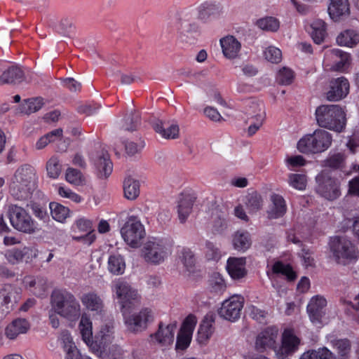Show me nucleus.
Here are the masks:
<instances>
[{"instance_id": "nucleus-9", "label": "nucleus", "mask_w": 359, "mask_h": 359, "mask_svg": "<svg viewBox=\"0 0 359 359\" xmlns=\"http://www.w3.org/2000/svg\"><path fill=\"white\" fill-rule=\"evenodd\" d=\"M121 234L124 241L131 248L140 246L146 232L144 225L137 216H130L121 229Z\"/></svg>"}, {"instance_id": "nucleus-29", "label": "nucleus", "mask_w": 359, "mask_h": 359, "mask_svg": "<svg viewBox=\"0 0 359 359\" xmlns=\"http://www.w3.org/2000/svg\"><path fill=\"white\" fill-rule=\"evenodd\" d=\"M271 201L272 205L268 211V217L270 219L281 217L286 212L284 198L278 194H273L271 196Z\"/></svg>"}, {"instance_id": "nucleus-55", "label": "nucleus", "mask_w": 359, "mask_h": 359, "mask_svg": "<svg viewBox=\"0 0 359 359\" xmlns=\"http://www.w3.org/2000/svg\"><path fill=\"white\" fill-rule=\"evenodd\" d=\"M264 55L266 60L272 63H278L282 59L281 50L275 46L268 47L264 50Z\"/></svg>"}, {"instance_id": "nucleus-27", "label": "nucleus", "mask_w": 359, "mask_h": 359, "mask_svg": "<svg viewBox=\"0 0 359 359\" xmlns=\"http://www.w3.org/2000/svg\"><path fill=\"white\" fill-rule=\"evenodd\" d=\"M327 55L335 63L332 67V69L339 72L343 71L344 68L348 65L351 58L348 53L337 48L330 50Z\"/></svg>"}, {"instance_id": "nucleus-36", "label": "nucleus", "mask_w": 359, "mask_h": 359, "mask_svg": "<svg viewBox=\"0 0 359 359\" xmlns=\"http://www.w3.org/2000/svg\"><path fill=\"white\" fill-rule=\"evenodd\" d=\"M244 203L249 212H255L262 208L263 198L257 191H252L245 196Z\"/></svg>"}, {"instance_id": "nucleus-17", "label": "nucleus", "mask_w": 359, "mask_h": 359, "mask_svg": "<svg viewBox=\"0 0 359 359\" xmlns=\"http://www.w3.org/2000/svg\"><path fill=\"white\" fill-rule=\"evenodd\" d=\"M195 197L190 194L182 193L177 201V211L180 223H184L193 208Z\"/></svg>"}, {"instance_id": "nucleus-56", "label": "nucleus", "mask_w": 359, "mask_h": 359, "mask_svg": "<svg viewBox=\"0 0 359 359\" xmlns=\"http://www.w3.org/2000/svg\"><path fill=\"white\" fill-rule=\"evenodd\" d=\"M294 79V72L292 69L283 67L280 69L277 74V81L279 83L283 85L290 84Z\"/></svg>"}, {"instance_id": "nucleus-34", "label": "nucleus", "mask_w": 359, "mask_h": 359, "mask_svg": "<svg viewBox=\"0 0 359 359\" xmlns=\"http://www.w3.org/2000/svg\"><path fill=\"white\" fill-rule=\"evenodd\" d=\"M126 269V262L123 257L120 255H111L108 259L109 271L116 276L122 275Z\"/></svg>"}, {"instance_id": "nucleus-35", "label": "nucleus", "mask_w": 359, "mask_h": 359, "mask_svg": "<svg viewBox=\"0 0 359 359\" xmlns=\"http://www.w3.org/2000/svg\"><path fill=\"white\" fill-rule=\"evenodd\" d=\"M124 196L128 200L136 199L140 194L139 181L128 177L123 182Z\"/></svg>"}, {"instance_id": "nucleus-49", "label": "nucleus", "mask_w": 359, "mask_h": 359, "mask_svg": "<svg viewBox=\"0 0 359 359\" xmlns=\"http://www.w3.org/2000/svg\"><path fill=\"white\" fill-rule=\"evenodd\" d=\"M192 25L184 22L181 23L179 27V39L182 43H194L195 42V37L193 36L191 30Z\"/></svg>"}, {"instance_id": "nucleus-60", "label": "nucleus", "mask_w": 359, "mask_h": 359, "mask_svg": "<svg viewBox=\"0 0 359 359\" xmlns=\"http://www.w3.org/2000/svg\"><path fill=\"white\" fill-rule=\"evenodd\" d=\"M197 319L194 315H189L184 320L180 331L192 335L196 325Z\"/></svg>"}, {"instance_id": "nucleus-21", "label": "nucleus", "mask_w": 359, "mask_h": 359, "mask_svg": "<svg viewBox=\"0 0 359 359\" xmlns=\"http://www.w3.org/2000/svg\"><path fill=\"white\" fill-rule=\"evenodd\" d=\"M326 304L327 301L322 296L317 295L311 299L307 306V311L313 323L317 324L320 323V319L323 314V309Z\"/></svg>"}, {"instance_id": "nucleus-8", "label": "nucleus", "mask_w": 359, "mask_h": 359, "mask_svg": "<svg viewBox=\"0 0 359 359\" xmlns=\"http://www.w3.org/2000/svg\"><path fill=\"white\" fill-rule=\"evenodd\" d=\"M330 250L336 262L346 264L348 261L358 257V250L351 240L346 237L335 236L331 239Z\"/></svg>"}, {"instance_id": "nucleus-33", "label": "nucleus", "mask_w": 359, "mask_h": 359, "mask_svg": "<svg viewBox=\"0 0 359 359\" xmlns=\"http://www.w3.org/2000/svg\"><path fill=\"white\" fill-rule=\"evenodd\" d=\"M233 245L235 250L245 251L251 245V239L248 232L238 231L233 236Z\"/></svg>"}, {"instance_id": "nucleus-15", "label": "nucleus", "mask_w": 359, "mask_h": 359, "mask_svg": "<svg viewBox=\"0 0 359 359\" xmlns=\"http://www.w3.org/2000/svg\"><path fill=\"white\" fill-rule=\"evenodd\" d=\"M176 327V322L166 325L158 324V348L164 351L172 347Z\"/></svg>"}, {"instance_id": "nucleus-3", "label": "nucleus", "mask_w": 359, "mask_h": 359, "mask_svg": "<svg viewBox=\"0 0 359 359\" xmlns=\"http://www.w3.org/2000/svg\"><path fill=\"white\" fill-rule=\"evenodd\" d=\"M38 177L36 169L29 164H23L15 172L9 185L12 196L18 201H27L32 198L37 187Z\"/></svg>"}, {"instance_id": "nucleus-12", "label": "nucleus", "mask_w": 359, "mask_h": 359, "mask_svg": "<svg viewBox=\"0 0 359 359\" xmlns=\"http://www.w3.org/2000/svg\"><path fill=\"white\" fill-rule=\"evenodd\" d=\"M243 304L244 298L233 294L222 302L218 313L222 318L234 322L240 318Z\"/></svg>"}, {"instance_id": "nucleus-6", "label": "nucleus", "mask_w": 359, "mask_h": 359, "mask_svg": "<svg viewBox=\"0 0 359 359\" xmlns=\"http://www.w3.org/2000/svg\"><path fill=\"white\" fill-rule=\"evenodd\" d=\"M316 118L319 126L336 132H341L346 126V114L337 104H323L316 109Z\"/></svg>"}, {"instance_id": "nucleus-61", "label": "nucleus", "mask_w": 359, "mask_h": 359, "mask_svg": "<svg viewBox=\"0 0 359 359\" xmlns=\"http://www.w3.org/2000/svg\"><path fill=\"white\" fill-rule=\"evenodd\" d=\"M344 163V156L338 153L330 156L326 161V165L332 168H341Z\"/></svg>"}, {"instance_id": "nucleus-14", "label": "nucleus", "mask_w": 359, "mask_h": 359, "mask_svg": "<svg viewBox=\"0 0 359 359\" xmlns=\"http://www.w3.org/2000/svg\"><path fill=\"white\" fill-rule=\"evenodd\" d=\"M349 92V83L344 77H339L330 82V90L326 93L329 101H338L345 97Z\"/></svg>"}, {"instance_id": "nucleus-31", "label": "nucleus", "mask_w": 359, "mask_h": 359, "mask_svg": "<svg viewBox=\"0 0 359 359\" xmlns=\"http://www.w3.org/2000/svg\"><path fill=\"white\" fill-rule=\"evenodd\" d=\"M248 121L252 120H264L265 111L263 103L258 101H250L245 107Z\"/></svg>"}, {"instance_id": "nucleus-59", "label": "nucleus", "mask_w": 359, "mask_h": 359, "mask_svg": "<svg viewBox=\"0 0 359 359\" xmlns=\"http://www.w3.org/2000/svg\"><path fill=\"white\" fill-rule=\"evenodd\" d=\"M248 315L253 319L259 323H262L267 315L265 311H263L254 305H250L247 308Z\"/></svg>"}, {"instance_id": "nucleus-22", "label": "nucleus", "mask_w": 359, "mask_h": 359, "mask_svg": "<svg viewBox=\"0 0 359 359\" xmlns=\"http://www.w3.org/2000/svg\"><path fill=\"white\" fill-rule=\"evenodd\" d=\"M74 224L79 231L88 232L83 236H73V239L88 245H91L96 238L94 231H90L93 226L92 222L85 218H81L77 219Z\"/></svg>"}, {"instance_id": "nucleus-2", "label": "nucleus", "mask_w": 359, "mask_h": 359, "mask_svg": "<svg viewBox=\"0 0 359 359\" xmlns=\"http://www.w3.org/2000/svg\"><path fill=\"white\" fill-rule=\"evenodd\" d=\"M278 330L275 327H269L258 334L255 341V349L264 352L267 349H273L278 359H285L297 349L299 339L294 335L291 330H285L283 334L282 345L277 348Z\"/></svg>"}, {"instance_id": "nucleus-23", "label": "nucleus", "mask_w": 359, "mask_h": 359, "mask_svg": "<svg viewBox=\"0 0 359 359\" xmlns=\"http://www.w3.org/2000/svg\"><path fill=\"white\" fill-rule=\"evenodd\" d=\"M25 79V72L22 69L16 65L6 68L0 75V84H16Z\"/></svg>"}, {"instance_id": "nucleus-54", "label": "nucleus", "mask_w": 359, "mask_h": 359, "mask_svg": "<svg viewBox=\"0 0 359 359\" xmlns=\"http://www.w3.org/2000/svg\"><path fill=\"white\" fill-rule=\"evenodd\" d=\"M191 334L180 330L177 335V341L175 344L176 351H180L187 349L191 343Z\"/></svg>"}, {"instance_id": "nucleus-16", "label": "nucleus", "mask_w": 359, "mask_h": 359, "mask_svg": "<svg viewBox=\"0 0 359 359\" xmlns=\"http://www.w3.org/2000/svg\"><path fill=\"white\" fill-rule=\"evenodd\" d=\"M328 14L334 21H339L350 14L348 0H330L327 7Z\"/></svg>"}, {"instance_id": "nucleus-19", "label": "nucleus", "mask_w": 359, "mask_h": 359, "mask_svg": "<svg viewBox=\"0 0 359 359\" xmlns=\"http://www.w3.org/2000/svg\"><path fill=\"white\" fill-rule=\"evenodd\" d=\"M219 42L225 57L232 60L238 56L241 49V44L233 36H226L222 38Z\"/></svg>"}, {"instance_id": "nucleus-46", "label": "nucleus", "mask_w": 359, "mask_h": 359, "mask_svg": "<svg viewBox=\"0 0 359 359\" xmlns=\"http://www.w3.org/2000/svg\"><path fill=\"white\" fill-rule=\"evenodd\" d=\"M214 332L212 321L210 320H204L200 325L198 331V340L201 343H203L208 340Z\"/></svg>"}, {"instance_id": "nucleus-63", "label": "nucleus", "mask_w": 359, "mask_h": 359, "mask_svg": "<svg viewBox=\"0 0 359 359\" xmlns=\"http://www.w3.org/2000/svg\"><path fill=\"white\" fill-rule=\"evenodd\" d=\"M300 255L302 258L303 264L306 267L313 266L315 265V260L312 256L313 252L310 249L303 247Z\"/></svg>"}, {"instance_id": "nucleus-50", "label": "nucleus", "mask_w": 359, "mask_h": 359, "mask_svg": "<svg viewBox=\"0 0 359 359\" xmlns=\"http://www.w3.org/2000/svg\"><path fill=\"white\" fill-rule=\"evenodd\" d=\"M62 170V165L59 159L55 157H51L46 163V170L48 176L53 179H57Z\"/></svg>"}, {"instance_id": "nucleus-44", "label": "nucleus", "mask_w": 359, "mask_h": 359, "mask_svg": "<svg viewBox=\"0 0 359 359\" xmlns=\"http://www.w3.org/2000/svg\"><path fill=\"white\" fill-rule=\"evenodd\" d=\"M209 287L212 292L216 294L223 293L226 288L225 281L218 273H213L209 280Z\"/></svg>"}, {"instance_id": "nucleus-41", "label": "nucleus", "mask_w": 359, "mask_h": 359, "mask_svg": "<svg viewBox=\"0 0 359 359\" xmlns=\"http://www.w3.org/2000/svg\"><path fill=\"white\" fill-rule=\"evenodd\" d=\"M218 14V7L216 5L205 3L200 6L198 17L200 20L206 22L217 17Z\"/></svg>"}, {"instance_id": "nucleus-64", "label": "nucleus", "mask_w": 359, "mask_h": 359, "mask_svg": "<svg viewBox=\"0 0 359 359\" xmlns=\"http://www.w3.org/2000/svg\"><path fill=\"white\" fill-rule=\"evenodd\" d=\"M313 354L318 359H337L334 353L326 347L320 348L318 350H313Z\"/></svg>"}, {"instance_id": "nucleus-7", "label": "nucleus", "mask_w": 359, "mask_h": 359, "mask_svg": "<svg viewBox=\"0 0 359 359\" xmlns=\"http://www.w3.org/2000/svg\"><path fill=\"white\" fill-rule=\"evenodd\" d=\"M332 142V135L326 130L319 129L300 139L297 143V149L302 153H320L327 150L331 146Z\"/></svg>"}, {"instance_id": "nucleus-5", "label": "nucleus", "mask_w": 359, "mask_h": 359, "mask_svg": "<svg viewBox=\"0 0 359 359\" xmlns=\"http://www.w3.org/2000/svg\"><path fill=\"white\" fill-rule=\"evenodd\" d=\"M52 309L56 314L70 320L80 316V304L74 295L66 289H54L50 295Z\"/></svg>"}, {"instance_id": "nucleus-18", "label": "nucleus", "mask_w": 359, "mask_h": 359, "mask_svg": "<svg viewBox=\"0 0 359 359\" xmlns=\"http://www.w3.org/2000/svg\"><path fill=\"white\" fill-rule=\"evenodd\" d=\"M25 287L34 295L38 297L46 296L48 283L46 278L43 277L26 276L23 280Z\"/></svg>"}, {"instance_id": "nucleus-62", "label": "nucleus", "mask_w": 359, "mask_h": 359, "mask_svg": "<svg viewBox=\"0 0 359 359\" xmlns=\"http://www.w3.org/2000/svg\"><path fill=\"white\" fill-rule=\"evenodd\" d=\"M305 159L300 155L287 157L285 160L287 166L290 170L294 168L303 166L305 164Z\"/></svg>"}, {"instance_id": "nucleus-38", "label": "nucleus", "mask_w": 359, "mask_h": 359, "mask_svg": "<svg viewBox=\"0 0 359 359\" xmlns=\"http://www.w3.org/2000/svg\"><path fill=\"white\" fill-rule=\"evenodd\" d=\"M64 349L66 352L65 359H83L88 357L87 355H82L79 349L75 346L72 338L68 336L63 337Z\"/></svg>"}, {"instance_id": "nucleus-39", "label": "nucleus", "mask_w": 359, "mask_h": 359, "mask_svg": "<svg viewBox=\"0 0 359 359\" xmlns=\"http://www.w3.org/2000/svg\"><path fill=\"white\" fill-rule=\"evenodd\" d=\"M49 208L52 217L57 222H64L69 215V209L58 203H50Z\"/></svg>"}, {"instance_id": "nucleus-53", "label": "nucleus", "mask_w": 359, "mask_h": 359, "mask_svg": "<svg viewBox=\"0 0 359 359\" xmlns=\"http://www.w3.org/2000/svg\"><path fill=\"white\" fill-rule=\"evenodd\" d=\"M273 271L276 273H281L285 275L287 280L292 281L297 276L292 269L289 265H285L280 262H276L273 266Z\"/></svg>"}, {"instance_id": "nucleus-43", "label": "nucleus", "mask_w": 359, "mask_h": 359, "mask_svg": "<svg viewBox=\"0 0 359 359\" xmlns=\"http://www.w3.org/2000/svg\"><path fill=\"white\" fill-rule=\"evenodd\" d=\"M173 241L170 237H163L158 240V262L164 261L172 253Z\"/></svg>"}, {"instance_id": "nucleus-25", "label": "nucleus", "mask_w": 359, "mask_h": 359, "mask_svg": "<svg viewBox=\"0 0 359 359\" xmlns=\"http://www.w3.org/2000/svg\"><path fill=\"white\" fill-rule=\"evenodd\" d=\"M29 329V323L25 318H16L5 329V335L9 339H15L19 334L26 333Z\"/></svg>"}, {"instance_id": "nucleus-52", "label": "nucleus", "mask_w": 359, "mask_h": 359, "mask_svg": "<svg viewBox=\"0 0 359 359\" xmlns=\"http://www.w3.org/2000/svg\"><path fill=\"white\" fill-rule=\"evenodd\" d=\"M65 178L69 183L76 186L81 185L84 182V177L81 171L73 168L67 169Z\"/></svg>"}, {"instance_id": "nucleus-40", "label": "nucleus", "mask_w": 359, "mask_h": 359, "mask_svg": "<svg viewBox=\"0 0 359 359\" xmlns=\"http://www.w3.org/2000/svg\"><path fill=\"white\" fill-rule=\"evenodd\" d=\"M142 256L147 262L157 264V243L151 241L147 242L142 249Z\"/></svg>"}, {"instance_id": "nucleus-58", "label": "nucleus", "mask_w": 359, "mask_h": 359, "mask_svg": "<svg viewBox=\"0 0 359 359\" xmlns=\"http://www.w3.org/2000/svg\"><path fill=\"white\" fill-rule=\"evenodd\" d=\"M27 109V114L34 113L42 108L44 104L43 100L41 97H33L25 100Z\"/></svg>"}, {"instance_id": "nucleus-20", "label": "nucleus", "mask_w": 359, "mask_h": 359, "mask_svg": "<svg viewBox=\"0 0 359 359\" xmlns=\"http://www.w3.org/2000/svg\"><path fill=\"white\" fill-rule=\"evenodd\" d=\"M19 289L11 284H5L0 288V304L13 309L14 304L20 299Z\"/></svg>"}, {"instance_id": "nucleus-32", "label": "nucleus", "mask_w": 359, "mask_h": 359, "mask_svg": "<svg viewBox=\"0 0 359 359\" xmlns=\"http://www.w3.org/2000/svg\"><path fill=\"white\" fill-rule=\"evenodd\" d=\"M178 262L183 266L184 271L189 274L194 271L195 258L190 249L184 248L179 252Z\"/></svg>"}, {"instance_id": "nucleus-42", "label": "nucleus", "mask_w": 359, "mask_h": 359, "mask_svg": "<svg viewBox=\"0 0 359 359\" xmlns=\"http://www.w3.org/2000/svg\"><path fill=\"white\" fill-rule=\"evenodd\" d=\"M311 27L313 29L311 36L314 42L317 44L321 43L326 36L325 22L321 20H317L312 23Z\"/></svg>"}, {"instance_id": "nucleus-51", "label": "nucleus", "mask_w": 359, "mask_h": 359, "mask_svg": "<svg viewBox=\"0 0 359 359\" xmlns=\"http://www.w3.org/2000/svg\"><path fill=\"white\" fill-rule=\"evenodd\" d=\"M158 133L165 140H176L180 137V128L177 124H171L166 128L158 125Z\"/></svg>"}, {"instance_id": "nucleus-48", "label": "nucleus", "mask_w": 359, "mask_h": 359, "mask_svg": "<svg viewBox=\"0 0 359 359\" xmlns=\"http://www.w3.org/2000/svg\"><path fill=\"white\" fill-rule=\"evenodd\" d=\"M62 130L61 128L53 130L39 138V140L36 143V148L37 149H42L48 143L55 141V139L62 137Z\"/></svg>"}, {"instance_id": "nucleus-1", "label": "nucleus", "mask_w": 359, "mask_h": 359, "mask_svg": "<svg viewBox=\"0 0 359 359\" xmlns=\"http://www.w3.org/2000/svg\"><path fill=\"white\" fill-rule=\"evenodd\" d=\"M115 290L118 302L121 305V312L128 329L133 332L142 331L147 327V323L152 318L151 311L144 309L138 314L130 316V312L140 303L137 291L123 281L116 284Z\"/></svg>"}, {"instance_id": "nucleus-37", "label": "nucleus", "mask_w": 359, "mask_h": 359, "mask_svg": "<svg viewBox=\"0 0 359 359\" xmlns=\"http://www.w3.org/2000/svg\"><path fill=\"white\" fill-rule=\"evenodd\" d=\"M141 123V116L137 111L126 114L123 119L122 128L128 131L137 130Z\"/></svg>"}, {"instance_id": "nucleus-28", "label": "nucleus", "mask_w": 359, "mask_h": 359, "mask_svg": "<svg viewBox=\"0 0 359 359\" xmlns=\"http://www.w3.org/2000/svg\"><path fill=\"white\" fill-rule=\"evenodd\" d=\"M83 305L88 310L100 313L103 309V302L95 292L83 294L81 298Z\"/></svg>"}, {"instance_id": "nucleus-30", "label": "nucleus", "mask_w": 359, "mask_h": 359, "mask_svg": "<svg viewBox=\"0 0 359 359\" xmlns=\"http://www.w3.org/2000/svg\"><path fill=\"white\" fill-rule=\"evenodd\" d=\"M336 41L340 46L353 48L359 43V32L354 29H346L338 34Z\"/></svg>"}, {"instance_id": "nucleus-11", "label": "nucleus", "mask_w": 359, "mask_h": 359, "mask_svg": "<svg viewBox=\"0 0 359 359\" xmlns=\"http://www.w3.org/2000/svg\"><path fill=\"white\" fill-rule=\"evenodd\" d=\"M316 192L327 200H334L340 195L339 182L326 171L317 175Z\"/></svg>"}, {"instance_id": "nucleus-45", "label": "nucleus", "mask_w": 359, "mask_h": 359, "mask_svg": "<svg viewBox=\"0 0 359 359\" xmlns=\"http://www.w3.org/2000/svg\"><path fill=\"white\" fill-rule=\"evenodd\" d=\"M256 25L261 29L271 32H276L280 27L279 21L273 17L261 18L257 21Z\"/></svg>"}, {"instance_id": "nucleus-10", "label": "nucleus", "mask_w": 359, "mask_h": 359, "mask_svg": "<svg viewBox=\"0 0 359 359\" xmlns=\"http://www.w3.org/2000/svg\"><path fill=\"white\" fill-rule=\"evenodd\" d=\"M9 219L16 230L32 234L39 230V225L22 207L12 205L9 209Z\"/></svg>"}, {"instance_id": "nucleus-26", "label": "nucleus", "mask_w": 359, "mask_h": 359, "mask_svg": "<svg viewBox=\"0 0 359 359\" xmlns=\"http://www.w3.org/2000/svg\"><path fill=\"white\" fill-rule=\"evenodd\" d=\"M337 359H350L351 343L348 339H335L330 341Z\"/></svg>"}, {"instance_id": "nucleus-24", "label": "nucleus", "mask_w": 359, "mask_h": 359, "mask_svg": "<svg viewBox=\"0 0 359 359\" xmlns=\"http://www.w3.org/2000/svg\"><path fill=\"white\" fill-rule=\"evenodd\" d=\"M245 257H229L227 260L226 269L233 279L243 278L246 273Z\"/></svg>"}, {"instance_id": "nucleus-57", "label": "nucleus", "mask_w": 359, "mask_h": 359, "mask_svg": "<svg viewBox=\"0 0 359 359\" xmlns=\"http://www.w3.org/2000/svg\"><path fill=\"white\" fill-rule=\"evenodd\" d=\"M27 206L30 207L34 216L40 220H42L43 222H46L50 220L49 215L45 207L33 202H31L30 205H27Z\"/></svg>"}, {"instance_id": "nucleus-47", "label": "nucleus", "mask_w": 359, "mask_h": 359, "mask_svg": "<svg viewBox=\"0 0 359 359\" xmlns=\"http://www.w3.org/2000/svg\"><path fill=\"white\" fill-rule=\"evenodd\" d=\"M287 183L297 190H304L307 184V177L304 174L290 173L288 175Z\"/></svg>"}, {"instance_id": "nucleus-4", "label": "nucleus", "mask_w": 359, "mask_h": 359, "mask_svg": "<svg viewBox=\"0 0 359 359\" xmlns=\"http://www.w3.org/2000/svg\"><path fill=\"white\" fill-rule=\"evenodd\" d=\"M79 328L83 341L94 351L102 352L110 342L113 333V327L105 325L102 326L95 337L93 336L92 322L89 316L83 314L79 325Z\"/></svg>"}, {"instance_id": "nucleus-13", "label": "nucleus", "mask_w": 359, "mask_h": 359, "mask_svg": "<svg viewBox=\"0 0 359 359\" xmlns=\"http://www.w3.org/2000/svg\"><path fill=\"white\" fill-rule=\"evenodd\" d=\"M91 159L100 178H107L112 172L113 164L107 151L102 150L100 153L93 154Z\"/></svg>"}]
</instances>
